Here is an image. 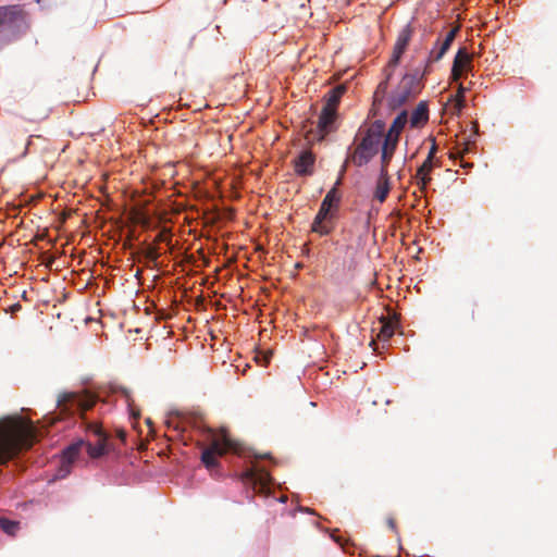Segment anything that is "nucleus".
<instances>
[{"mask_svg": "<svg viewBox=\"0 0 557 557\" xmlns=\"http://www.w3.org/2000/svg\"><path fill=\"white\" fill-rule=\"evenodd\" d=\"M38 433L32 421L22 418H8L0 423V463L12 458L21 449L30 447Z\"/></svg>", "mask_w": 557, "mask_h": 557, "instance_id": "1", "label": "nucleus"}, {"mask_svg": "<svg viewBox=\"0 0 557 557\" xmlns=\"http://www.w3.org/2000/svg\"><path fill=\"white\" fill-rule=\"evenodd\" d=\"M424 75L425 70L422 71L421 69H416L412 73L405 74L398 86L388 96L387 108L395 111L419 94Z\"/></svg>", "mask_w": 557, "mask_h": 557, "instance_id": "2", "label": "nucleus"}, {"mask_svg": "<svg viewBox=\"0 0 557 557\" xmlns=\"http://www.w3.org/2000/svg\"><path fill=\"white\" fill-rule=\"evenodd\" d=\"M26 21L18 5L0 7V33L5 44L26 29Z\"/></svg>", "mask_w": 557, "mask_h": 557, "instance_id": "3", "label": "nucleus"}, {"mask_svg": "<svg viewBox=\"0 0 557 557\" xmlns=\"http://www.w3.org/2000/svg\"><path fill=\"white\" fill-rule=\"evenodd\" d=\"M341 200L339 195L335 194V188H331L321 202L320 209L314 216L311 230L322 236L329 235L333 230V214L331 209L337 206Z\"/></svg>", "mask_w": 557, "mask_h": 557, "instance_id": "4", "label": "nucleus"}, {"mask_svg": "<svg viewBox=\"0 0 557 557\" xmlns=\"http://www.w3.org/2000/svg\"><path fill=\"white\" fill-rule=\"evenodd\" d=\"M227 451H237L235 443L226 435L213 436L211 444L201 453V461L208 469L218 466V457Z\"/></svg>", "mask_w": 557, "mask_h": 557, "instance_id": "5", "label": "nucleus"}, {"mask_svg": "<svg viewBox=\"0 0 557 557\" xmlns=\"http://www.w3.org/2000/svg\"><path fill=\"white\" fill-rule=\"evenodd\" d=\"M243 480L250 484L256 492L264 494L270 491L273 482L268 470L258 463H252L243 472Z\"/></svg>", "mask_w": 557, "mask_h": 557, "instance_id": "6", "label": "nucleus"}, {"mask_svg": "<svg viewBox=\"0 0 557 557\" xmlns=\"http://www.w3.org/2000/svg\"><path fill=\"white\" fill-rule=\"evenodd\" d=\"M380 146L381 143L364 135L356 149L350 150L351 162L358 168L367 165L379 153Z\"/></svg>", "mask_w": 557, "mask_h": 557, "instance_id": "7", "label": "nucleus"}, {"mask_svg": "<svg viewBox=\"0 0 557 557\" xmlns=\"http://www.w3.org/2000/svg\"><path fill=\"white\" fill-rule=\"evenodd\" d=\"M88 431L92 433L96 437L95 443H91L90 441H88L87 443L85 442L88 455L91 458H98L103 456L108 451V435L102 430V428L97 424L89 425Z\"/></svg>", "mask_w": 557, "mask_h": 557, "instance_id": "8", "label": "nucleus"}, {"mask_svg": "<svg viewBox=\"0 0 557 557\" xmlns=\"http://www.w3.org/2000/svg\"><path fill=\"white\" fill-rule=\"evenodd\" d=\"M315 156L312 151L304 149L294 158V171L298 176H310L313 174Z\"/></svg>", "mask_w": 557, "mask_h": 557, "instance_id": "9", "label": "nucleus"}, {"mask_svg": "<svg viewBox=\"0 0 557 557\" xmlns=\"http://www.w3.org/2000/svg\"><path fill=\"white\" fill-rule=\"evenodd\" d=\"M337 111L331 108L323 107L317 125L318 140H323L325 136L334 131L335 128V120H336Z\"/></svg>", "mask_w": 557, "mask_h": 557, "instance_id": "10", "label": "nucleus"}, {"mask_svg": "<svg viewBox=\"0 0 557 557\" xmlns=\"http://www.w3.org/2000/svg\"><path fill=\"white\" fill-rule=\"evenodd\" d=\"M472 69V60L471 55L467 52L465 48H460L455 55L453 67H451V76L455 81H458L460 77L466 75Z\"/></svg>", "mask_w": 557, "mask_h": 557, "instance_id": "11", "label": "nucleus"}, {"mask_svg": "<svg viewBox=\"0 0 557 557\" xmlns=\"http://www.w3.org/2000/svg\"><path fill=\"white\" fill-rule=\"evenodd\" d=\"M389 189L391 185L388 171L387 169H384V166H381L379 171V177L376 181L375 189L373 193L374 199L379 200L380 202H384L388 196Z\"/></svg>", "mask_w": 557, "mask_h": 557, "instance_id": "12", "label": "nucleus"}, {"mask_svg": "<svg viewBox=\"0 0 557 557\" xmlns=\"http://www.w3.org/2000/svg\"><path fill=\"white\" fill-rule=\"evenodd\" d=\"M382 144V151H381V166H384V169H387L388 163L391 162L393 154L396 150V147L398 145V141L394 138H392L391 135H385Z\"/></svg>", "mask_w": 557, "mask_h": 557, "instance_id": "13", "label": "nucleus"}, {"mask_svg": "<svg viewBox=\"0 0 557 557\" xmlns=\"http://www.w3.org/2000/svg\"><path fill=\"white\" fill-rule=\"evenodd\" d=\"M433 169V161L431 160V156L424 160V162L418 168L416 177L418 180L421 189H424L426 185L431 182L430 172Z\"/></svg>", "mask_w": 557, "mask_h": 557, "instance_id": "14", "label": "nucleus"}, {"mask_svg": "<svg viewBox=\"0 0 557 557\" xmlns=\"http://www.w3.org/2000/svg\"><path fill=\"white\" fill-rule=\"evenodd\" d=\"M397 326L398 321L396 319L382 318L380 320V331L377 334L379 339L387 342L394 335Z\"/></svg>", "mask_w": 557, "mask_h": 557, "instance_id": "15", "label": "nucleus"}, {"mask_svg": "<svg viewBox=\"0 0 557 557\" xmlns=\"http://www.w3.org/2000/svg\"><path fill=\"white\" fill-rule=\"evenodd\" d=\"M429 120V108L426 102L421 101L417 108L412 111L410 116L411 127H418Z\"/></svg>", "mask_w": 557, "mask_h": 557, "instance_id": "16", "label": "nucleus"}, {"mask_svg": "<svg viewBox=\"0 0 557 557\" xmlns=\"http://www.w3.org/2000/svg\"><path fill=\"white\" fill-rule=\"evenodd\" d=\"M408 122V112L403 110L393 121L386 135H391L392 138L399 140V135Z\"/></svg>", "mask_w": 557, "mask_h": 557, "instance_id": "17", "label": "nucleus"}, {"mask_svg": "<svg viewBox=\"0 0 557 557\" xmlns=\"http://www.w3.org/2000/svg\"><path fill=\"white\" fill-rule=\"evenodd\" d=\"M345 91H346V87L344 85H338V86L332 88L327 92L326 104L324 107L331 108V109L337 111V104L339 103V100H341L342 96L345 94Z\"/></svg>", "mask_w": 557, "mask_h": 557, "instance_id": "18", "label": "nucleus"}, {"mask_svg": "<svg viewBox=\"0 0 557 557\" xmlns=\"http://www.w3.org/2000/svg\"><path fill=\"white\" fill-rule=\"evenodd\" d=\"M85 445L84 440H78L69 446H66L62 451V457L65 458L67 461H74L77 459L79 451L82 449V446Z\"/></svg>", "mask_w": 557, "mask_h": 557, "instance_id": "19", "label": "nucleus"}, {"mask_svg": "<svg viewBox=\"0 0 557 557\" xmlns=\"http://www.w3.org/2000/svg\"><path fill=\"white\" fill-rule=\"evenodd\" d=\"M385 129V123L382 120H375L366 132V136H371L379 143L382 141L383 133Z\"/></svg>", "mask_w": 557, "mask_h": 557, "instance_id": "20", "label": "nucleus"}, {"mask_svg": "<svg viewBox=\"0 0 557 557\" xmlns=\"http://www.w3.org/2000/svg\"><path fill=\"white\" fill-rule=\"evenodd\" d=\"M411 35H412L411 26H410V24H407L398 34L395 46L406 49L410 41Z\"/></svg>", "mask_w": 557, "mask_h": 557, "instance_id": "21", "label": "nucleus"}, {"mask_svg": "<svg viewBox=\"0 0 557 557\" xmlns=\"http://www.w3.org/2000/svg\"><path fill=\"white\" fill-rule=\"evenodd\" d=\"M73 463L74 461H67L65 458L61 457L60 467L57 469L54 480L65 479L70 474Z\"/></svg>", "mask_w": 557, "mask_h": 557, "instance_id": "22", "label": "nucleus"}, {"mask_svg": "<svg viewBox=\"0 0 557 557\" xmlns=\"http://www.w3.org/2000/svg\"><path fill=\"white\" fill-rule=\"evenodd\" d=\"M0 528L4 533L14 535L18 529V522L9 520L7 518H0Z\"/></svg>", "mask_w": 557, "mask_h": 557, "instance_id": "23", "label": "nucleus"}, {"mask_svg": "<svg viewBox=\"0 0 557 557\" xmlns=\"http://www.w3.org/2000/svg\"><path fill=\"white\" fill-rule=\"evenodd\" d=\"M391 77V74L387 75L386 79L381 82L379 86L376 87V90L374 92V101H382V99L385 97L388 88V79Z\"/></svg>", "mask_w": 557, "mask_h": 557, "instance_id": "24", "label": "nucleus"}, {"mask_svg": "<svg viewBox=\"0 0 557 557\" xmlns=\"http://www.w3.org/2000/svg\"><path fill=\"white\" fill-rule=\"evenodd\" d=\"M466 91H467V88L462 85H459L457 94L453 97V100L455 101V106L458 111H461L465 107Z\"/></svg>", "mask_w": 557, "mask_h": 557, "instance_id": "25", "label": "nucleus"}, {"mask_svg": "<svg viewBox=\"0 0 557 557\" xmlns=\"http://www.w3.org/2000/svg\"><path fill=\"white\" fill-rule=\"evenodd\" d=\"M405 50L406 49L394 46V51H393L392 59L388 62V67H395L399 63L400 58H401L403 53L405 52Z\"/></svg>", "mask_w": 557, "mask_h": 557, "instance_id": "26", "label": "nucleus"}, {"mask_svg": "<svg viewBox=\"0 0 557 557\" xmlns=\"http://www.w3.org/2000/svg\"><path fill=\"white\" fill-rule=\"evenodd\" d=\"M457 32H458V28H453L450 29L445 39L443 40V42L441 44V46L444 48V49H449V47L451 46L456 35H457Z\"/></svg>", "mask_w": 557, "mask_h": 557, "instance_id": "27", "label": "nucleus"}, {"mask_svg": "<svg viewBox=\"0 0 557 557\" xmlns=\"http://www.w3.org/2000/svg\"><path fill=\"white\" fill-rule=\"evenodd\" d=\"M446 51H447V49H444L441 45H440V48L437 51L432 50L428 61L425 62V67L428 66L429 62L441 60L444 57V54L446 53Z\"/></svg>", "mask_w": 557, "mask_h": 557, "instance_id": "28", "label": "nucleus"}, {"mask_svg": "<svg viewBox=\"0 0 557 557\" xmlns=\"http://www.w3.org/2000/svg\"><path fill=\"white\" fill-rule=\"evenodd\" d=\"M145 256L150 261H156L160 257L159 248L156 246H148L146 248Z\"/></svg>", "mask_w": 557, "mask_h": 557, "instance_id": "29", "label": "nucleus"}, {"mask_svg": "<svg viewBox=\"0 0 557 557\" xmlns=\"http://www.w3.org/2000/svg\"><path fill=\"white\" fill-rule=\"evenodd\" d=\"M119 391L123 395V397L125 398L127 407L132 410V401H131V392H129V389L126 388V387H120Z\"/></svg>", "mask_w": 557, "mask_h": 557, "instance_id": "30", "label": "nucleus"}, {"mask_svg": "<svg viewBox=\"0 0 557 557\" xmlns=\"http://www.w3.org/2000/svg\"><path fill=\"white\" fill-rule=\"evenodd\" d=\"M156 242H158V243H164V242L170 243V235H169L168 231L163 230V231L159 232L157 237H156Z\"/></svg>", "mask_w": 557, "mask_h": 557, "instance_id": "31", "label": "nucleus"}, {"mask_svg": "<svg viewBox=\"0 0 557 557\" xmlns=\"http://www.w3.org/2000/svg\"><path fill=\"white\" fill-rule=\"evenodd\" d=\"M349 161L351 162V159H350V147H348V156H347V159L345 160L344 164L342 165V169L339 171V176L343 177Z\"/></svg>", "mask_w": 557, "mask_h": 557, "instance_id": "32", "label": "nucleus"}, {"mask_svg": "<svg viewBox=\"0 0 557 557\" xmlns=\"http://www.w3.org/2000/svg\"><path fill=\"white\" fill-rule=\"evenodd\" d=\"M342 184V176H338L337 181L335 182L334 186L332 188H335V194L338 195V187L341 186Z\"/></svg>", "mask_w": 557, "mask_h": 557, "instance_id": "33", "label": "nucleus"}, {"mask_svg": "<svg viewBox=\"0 0 557 557\" xmlns=\"http://www.w3.org/2000/svg\"><path fill=\"white\" fill-rule=\"evenodd\" d=\"M387 523H388V527H389L393 531H395V530H396L395 520H394L393 518H389V519L387 520Z\"/></svg>", "mask_w": 557, "mask_h": 557, "instance_id": "34", "label": "nucleus"}, {"mask_svg": "<svg viewBox=\"0 0 557 557\" xmlns=\"http://www.w3.org/2000/svg\"><path fill=\"white\" fill-rule=\"evenodd\" d=\"M436 151V147L435 145L433 144L430 151H429V154L428 156H431V160L433 161V157H434V153Z\"/></svg>", "mask_w": 557, "mask_h": 557, "instance_id": "35", "label": "nucleus"}, {"mask_svg": "<svg viewBox=\"0 0 557 557\" xmlns=\"http://www.w3.org/2000/svg\"><path fill=\"white\" fill-rule=\"evenodd\" d=\"M301 511L311 512L309 508H301Z\"/></svg>", "mask_w": 557, "mask_h": 557, "instance_id": "36", "label": "nucleus"}, {"mask_svg": "<svg viewBox=\"0 0 557 557\" xmlns=\"http://www.w3.org/2000/svg\"><path fill=\"white\" fill-rule=\"evenodd\" d=\"M278 500H280L281 503H285V502H286V497H281Z\"/></svg>", "mask_w": 557, "mask_h": 557, "instance_id": "37", "label": "nucleus"}, {"mask_svg": "<svg viewBox=\"0 0 557 557\" xmlns=\"http://www.w3.org/2000/svg\"><path fill=\"white\" fill-rule=\"evenodd\" d=\"M18 308H20V305H15V306L13 307V310H16V309H18Z\"/></svg>", "mask_w": 557, "mask_h": 557, "instance_id": "38", "label": "nucleus"}, {"mask_svg": "<svg viewBox=\"0 0 557 557\" xmlns=\"http://www.w3.org/2000/svg\"><path fill=\"white\" fill-rule=\"evenodd\" d=\"M88 405L85 404H78V407H87Z\"/></svg>", "mask_w": 557, "mask_h": 557, "instance_id": "39", "label": "nucleus"}, {"mask_svg": "<svg viewBox=\"0 0 557 557\" xmlns=\"http://www.w3.org/2000/svg\"><path fill=\"white\" fill-rule=\"evenodd\" d=\"M38 3L41 1V0H36Z\"/></svg>", "mask_w": 557, "mask_h": 557, "instance_id": "40", "label": "nucleus"}]
</instances>
